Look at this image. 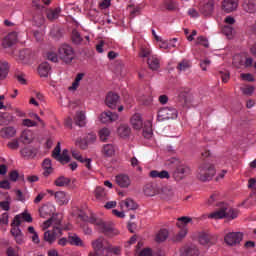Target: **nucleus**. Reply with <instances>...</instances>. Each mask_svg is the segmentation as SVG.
Listing matches in <instances>:
<instances>
[{
  "label": "nucleus",
  "instance_id": "de8ad7c7",
  "mask_svg": "<svg viewBox=\"0 0 256 256\" xmlns=\"http://www.w3.org/2000/svg\"><path fill=\"white\" fill-rule=\"evenodd\" d=\"M51 3V0H33L32 4L33 7H35L36 9H43V5H49Z\"/></svg>",
  "mask_w": 256,
  "mask_h": 256
},
{
  "label": "nucleus",
  "instance_id": "c9c22d12",
  "mask_svg": "<svg viewBox=\"0 0 256 256\" xmlns=\"http://www.w3.org/2000/svg\"><path fill=\"white\" fill-rule=\"evenodd\" d=\"M74 122H75V125H77L78 127H85L86 125L85 113L77 112L76 116L74 117Z\"/></svg>",
  "mask_w": 256,
  "mask_h": 256
},
{
  "label": "nucleus",
  "instance_id": "f8f14e48",
  "mask_svg": "<svg viewBox=\"0 0 256 256\" xmlns=\"http://www.w3.org/2000/svg\"><path fill=\"white\" fill-rule=\"evenodd\" d=\"M215 9V0H208L207 3L200 6L199 11L204 17L213 15Z\"/></svg>",
  "mask_w": 256,
  "mask_h": 256
},
{
  "label": "nucleus",
  "instance_id": "412c9836",
  "mask_svg": "<svg viewBox=\"0 0 256 256\" xmlns=\"http://www.w3.org/2000/svg\"><path fill=\"white\" fill-rule=\"evenodd\" d=\"M61 219V215H54L53 217L44 222V229L51 227V225H53V229H55V227H59L61 229Z\"/></svg>",
  "mask_w": 256,
  "mask_h": 256
},
{
  "label": "nucleus",
  "instance_id": "6ab92c4d",
  "mask_svg": "<svg viewBox=\"0 0 256 256\" xmlns=\"http://www.w3.org/2000/svg\"><path fill=\"white\" fill-rule=\"evenodd\" d=\"M18 35L17 32H10L2 41L3 47H13L17 43Z\"/></svg>",
  "mask_w": 256,
  "mask_h": 256
},
{
  "label": "nucleus",
  "instance_id": "2eb2a0df",
  "mask_svg": "<svg viewBox=\"0 0 256 256\" xmlns=\"http://www.w3.org/2000/svg\"><path fill=\"white\" fill-rule=\"evenodd\" d=\"M233 65L237 67V69H241V67H252L253 66V58L248 57L245 60L240 59L239 56H235L233 59Z\"/></svg>",
  "mask_w": 256,
  "mask_h": 256
},
{
  "label": "nucleus",
  "instance_id": "e433bc0d",
  "mask_svg": "<svg viewBox=\"0 0 256 256\" xmlns=\"http://www.w3.org/2000/svg\"><path fill=\"white\" fill-rule=\"evenodd\" d=\"M148 66L152 71H157L160 67L159 58L156 56H150L148 58Z\"/></svg>",
  "mask_w": 256,
  "mask_h": 256
},
{
  "label": "nucleus",
  "instance_id": "6e6552de",
  "mask_svg": "<svg viewBox=\"0 0 256 256\" xmlns=\"http://www.w3.org/2000/svg\"><path fill=\"white\" fill-rule=\"evenodd\" d=\"M187 175H191V168L187 164L180 163L176 166L173 172V178L175 181H182Z\"/></svg>",
  "mask_w": 256,
  "mask_h": 256
},
{
  "label": "nucleus",
  "instance_id": "4c0bfd02",
  "mask_svg": "<svg viewBox=\"0 0 256 256\" xmlns=\"http://www.w3.org/2000/svg\"><path fill=\"white\" fill-rule=\"evenodd\" d=\"M192 67V63L190 60L184 59L180 61L176 67L180 72L183 71H189V68Z\"/></svg>",
  "mask_w": 256,
  "mask_h": 256
},
{
  "label": "nucleus",
  "instance_id": "cd10ccee",
  "mask_svg": "<svg viewBox=\"0 0 256 256\" xmlns=\"http://www.w3.org/2000/svg\"><path fill=\"white\" fill-rule=\"evenodd\" d=\"M51 71V65L49 63L44 62L39 65L38 73L40 77H49V72Z\"/></svg>",
  "mask_w": 256,
  "mask_h": 256
},
{
  "label": "nucleus",
  "instance_id": "b1692460",
  "mask_svg": "<svg viewBox=\"0 0 256 256\" xmlns=\"http://www.w3.org/2000/svg\"><path fill=\"white\" fill-rule=\"evenodd\" d=\"M131 125L136 130L143 129V118H141V114L136 113L132 116Z\"/></svg>",
  "mask_w": 256,
  "mask_h": 256
},
{
  "label": "nucleus",
  "instance_id": "13d9d810",
  "mask_svg": "<svg viewBox=\"0 0 256 256\" xmlns=\"http://www.w3.org/2000/svg\"><path fill=\"white\" fill-rule=\"evenodd\" d=\"M196 45H202L203 47H209V42L207 41V38L200 36L196 40Z\"/></svg>",
  "mask_w": 256,
  "mask_h": 256
},
{
  "label": "nucleus",
  "instance_id": "1a4fd4ad",
  "mask_svg": "<svg viewBox=\"0 0 256 256\" xmlns=\"http://www.w3.org/2000/svg\"><path fill=\"white\" fill-rule=\"evenodd\" d=\"M225 243L230 246L239 245L243 241V233L241 232H230L224 237Z\"/></svg>",
  "mask_w": 256,
  "mask_h": 256
},
{
  "label": "nucleus",
  "instance_id": "680f3d73",
  "mask_svg": "<svg viewBox=\"0 0 256 256\" xmlns=\"http://www.w3.org/2000/svg\"><path fill=\"white\" fill-rule=\"evenodd\" d=\"M254 91H255V88L253 86H246L242 88V93L244 95H253Z\"/></svg>",
  "mask_w": 256,
  "mask_h": 256
},
{
  "label": "nucleus",
  "instance_id": "6e6d98bb",
  "mask_svg": "<svg viewBox=\"0 0 256 256\" xmlns=\"http://www.w3.org/2000/svg\"><path fill=\"white\" fill-rule=\"evenodd\" d=\"M60 155H61V143L58 142L56 147L54 148V150L52 152V157L54 159H56V161H57V159L60 157Z\"/></svg>",
  "mask_w": 256,
  "mask_h": 256
},
{
  "label": "nucleus",
  "instance_id": "c756f323",
  "mask_svg": "<svg viewBox=\"0 0 256 256\" xmlns=\"http://www.w3.org/2000/svg\"><path fill=\"white\" fill-rule=\"evenodd\" d=\"M42 167L44 169V172H43L44 177H49L53 173V166L51 165V159L46 158L42 163Z\"/></svg>",
  "mask_w": 256,
  "mask_h": 256
},
{
  "label": "nucleus",
  "instance_id": "dca6fc26",
  "mask_svg": "<svg viewBox=\"0 0 256 256\" xmlns=\"http://www.w3.org/2000/svg\"><path fill=\"white\" fill-rule=\"evenodd\" d=\"M101 123H113V121H117L119 119V115L117 113H113L111 111L102 112L99 116Z\"/></svg>",
  "mask_w": 256,
  "mask_h": 256
},
{
  "label": "nucleus",
  "instance_id": "9d476101",
  "mask_svg": "<svg viewBox=\"0 0 256 256\" xmlns=\"http://www.w3.org/2000/svg\"><path fill=\"white\" fill-rule=\"evenodd\" d=\"M32 59H33V51H31V49L26 48L19 51L18 61H20V63L27 65L31 63Z\"/></svg>",
  "mask_w": 256,
  "mask_h": 256
},
{
  "label": "nucleus",
  "instance_id": "9b49d317",
  "mask_svg": "<svg viewBox=\"0 0 256 256\" xmlns=\"http://www.w3.org/2000/svg\"><path fill=\"white\" fill-rule=\"evenodd\" d=\"M59 235H61V228L54 227L53 230H48L44 233V241H47V243L50 244L55 243Z\"/></svg>",
  "mask_w": 256,
  "mask_h": 256
},
{
  "label": "nucleus",
  "instance_id": "37998d69",
  "mask_svg": "<svg viewBox=\"0 0 256 256\" xmlns=\"http://www.w3.org/2000/svg\"><path fill=\"white\" fill-rule=\"evenodd\" d=\"M199 243L200 245H209V243H213L211 241V236L205 232L200 233L199 235Z\"/></svg>",
  "mask_w": 256,
  "mask_h": 256
},
{
  "label": "nucleus",
  "instance_id": "f704fd0d",
  "mask_svg": "<svg viewBox=\"0 0 256 256\" xmlns=\"http://www.w3.org/2000/svg\"><path fill=\"white\" fill-rule=\"evenodd\" d=\"M20 141L24 144H29L31 143V141H33V134L31 133L30 130H24L22 133H21V136H20Z\"/></svg>",
  "mask_w": 256,
  "mask_h": 256
},
{
  "label": "nucleus",
  "instance_id": "4468645a",
  "mask_svg": "<svg viewBox=\"0 0 256 256\" xmlns=\"http://www.w3.org/2000/svg\"><path fill=\"white\" fill-rule=\"evenodd\" d=\"M180 254L181 256H199V248L193 244L186 245L181 248Z\"/></svg>",
  "mask_w": 256,
  "mask_h": 256
},
{
  "label": "nucleus",
  "instance_id": "5fc2aeb1",
  "mask_svg": "<svg viewBox=\"0 0 256 256\" xmlns=\"http://www.w3.org/2000/svg\"><path fill=\"white\" fill-rule=\"evenodd\" d=\"M11 235H13V237H16L18 235H22L21 233V229H19V225L17 224H13V221L11 223Z\"/></svg>",
  "mask_w": 256,
  "mask_h": 256
},
{
  "label": "nucleus",
  "instance_id": "3c124183",
  "mask_svg": "<svg viewBox=\"0 0 256 256\" xmlns=\"http://www.w3.org/2000/svg\"><path fill=\"white\" fill-rule=\"evenodd\" d=\"M14 77L21 85L27 84V80L25 79V74L23 72H15Z\"/></svg>",
  "mask_w": 256,
  "mask_h": 256
},
{
  "label": "nucleus",
  "instance_id": "8fccbe9b",
  "mask_svg": "<svg viewBox=\"0 0 256 256\" xmlns=\"http://www.w3.org/2000/svg\"><path fill=\"white\" fill-rule=\"evenodd\" d=\"M222 33L226 35L228 39H231V37H233V33H235V30L232 26L226 25L222 28Z\"/></svg>",
  "mask_w": 256,
  "mask_h": 256
},
{
  "label": "nucleus",
  "instance_id": "a211bd4d",
  "mask_svg": "<svg viewBox=\"0 0 256 256\" xmlns=\"http://www.w3.org/2000/svg\"><path fill=\"white\" fill-rule=\"evenodd\" d=\"M105 103L107 107H109L110 109H116L117 104L119 103V95L113 92L108 93L106 96Z\"/></svg>",
  "mask_w": 256,
  "mask_h": 256
},
{
  "label": "nucleus",
  "instance_id": "f257e3e1",
  "mask_svg": "<svg viewBox=\"0 0 256 256\" xmlns=\"http://www.w3.org/2000/svg\"><path fill=\"white\" fill-rule=\"evenodd\" d=\"M78 217L82 221L91 223L92 225H96L100 233H103L106 237L111 238L115 237L116 235H119V231L115 230V228L113 227V223L105 222L101 218H97L95 214H91V216H88L87 214L80 212L78 214Z\"/></svg>",
  "mask_w": 256,
  "mask_h": 256
},
{
  "label": "nucleus",
  "instance_id": "0eeeda50",
  "mask_svg": "<svg viewBox=\"0 0 256 256\" xmlns=\"http://www.w3.org/2000/svg\"><path fill=\"white\" fill-rule=\"evenodd\" d=\"M177 116V109L173 107H164L158 111V121H168V119H177Z\"/></svg>",
  "mask_w": 256,
  "mask_h": 256
},
{
  "label": "nucleus",
  "instance_id": "f03ea898",
  "mask_svg": "<svg viewBox=\"0 0 256 256\" xmlns=\"http://www.w3.org/2000/svg\"><path fill=\"white\" fill-rule=\"evenodd\" d=\"M217 206L219 209L210 213L208 215L209 219H224V217H228V219H237V210L231 208L228 204L220 202Z\"/></svg>",
  "mask_w": 256,
  "mask_h": 256
},
{
  "label": "nucleus",
  "instance_id": "aec40b11",
  "mask_svg": "<svg viewBox=\"0 0 256 256\" xmlns=\"http://www.w3.org/2000/svg\"><path fill=\"white\" fill-rule=\"evenodd\" d=\"M120 207L121 209H127V211H136V209H139V204H137L133 199L127 198L120 202Z\"/></svg>",
  "mask_w": 256,
  "mask_h": 256
},
{
  "label": "nucleus",
  "instance_id": "4be33fe9",
  "mask_svg": "<svg viewBox=\"0 0 256 256\" xmlns=\"http://www.w3.org/2000/svg\"><path fill=\"white\" fill-rule=\"evenodd\" d=\"M17 135V130L13 126H7L0 130V137L2 139H11Z\"/></svg>",
  "mask_w": 256,
  "mask_h": 256
},
{
  "label": "nucleus",
  "instance_id": "a19ab883",
  "mask_svg": "<svg viewBox=\"0 0 256 256\" xmlns=\"http://www.w3.org/2000/svg\"><path fill=\"white\" fill-rule=\"evenodd\" d=\"M143 137H145V139H151L153 137V129L151 128L150 122H146L144 125Z\"/></svg>",
  "mask_w": 256,
  "mask_h": 256
},
{
  "label": "nucleus",
  "instance_id": "393cba45",
  "mask_svg": "<svg viewBox=\"0 0 256 256\" xmlns=\"http://www.w3.org/2000/svg\"><path fill=\"white\" fill-rule=\"evenodd\" d=\"M116 183L119 187H129V185H131V179H129V176L125 174H120L116 176Z\"/></svg>",
  "mask_w": 256,
  "mask_h": 256
},
{
  "label": "nucleus",
  "instance_id": "423d86ee",
  "mask_svg": "<svg viewBox=\"0 0 256 256\" xmlns=\"http://www.w3.org/2000/svg\"><path fill=\"white\" fill-rule=\"evenodd\" d=\"M192 219L187 216H183L177 219V227L181 229L179 233L175 236V241H181L182 239H185L187 236V225L191 223Z\"/></svg>",
  "mask_w": 256,
  "mask_h": 256
},
{
  "label": "nucleus",
  "instance_id": "052dcab7",
  "mask_svg": "<svg viewBox=\"0 0 256 256\" xmlns=\"http://www.w3.org/2000/svg\"><path fill=\"white\" fill-rule=\"evenodd\" d=\"M72 157L76 159V161H79L80 163H83V156H81V152L77 150H72Z\"/></svg>",
  "mask_w": 256,
  "mask_h": 256
},
{
  "label": "nucleus",
  "instance_id": "c85d7f7f",
  "mask_svg": "<svg viewBox=\"0 0 256 256\" xmlns=\"http://www.w3.org/2000/svg\"><path fill=\"white\" fill-rule=\"evenodd\" d=\"M101 152L104 157H113L115 155V146L113 144H104Z\"/></svg>",
  "mask_w": 256,
  "mask_h": 256
},
{
  "label": "nucleus",
  "instance_id": "c03bdc74",
  "mask_svg": "<svg viewBox=\"0 0 256 256\" xmlns=\"http://www.w3.org/2000/svg\"><path fill=\"white\" fill-rule=\"evenodd\" d=\"M71 39L74 45H81V43L83 42V37H81V34L77 30L72 31Z\"/></svg>",
  "mask_w": 256,
  "mask_h": 256
},
{
  "label": "nucleus",
  "instance_id": "09e8293b",
  "mask_svg": "<svg viewBox=\"0 0 256 256\" xmlns=\"http://www.w3.org/2000/svg\"><path fill=\"white\" fill-rule=\"evenodd\" d=\"M69 183H71V180L69 178H65L63 176L57 178L55 181V185L57 187H65V186L69 185Z\"/></svg>",
  "mask_w": 256,
  "mask_h": 256
},
{
  "label": "nucleus",
  "instance_id": "bb28decb",
  "mask_svg": "<svg viewBox=\"0 0 256 256\" xmlns=\"http://www.w3.org/2000/svg\"><path fill=\"white\" fill-rule=\"evenodd\" d=\"M243 9L246 13H256V0H244Z\"/></svg>",
  "mask_w": 256,
  "mask_h": 256
},
{
  "label": "nucleus",
  "instance_id": "ea45409f",
  "mask_svg": "<svg viewBox=\"0 0 256 256\" xmlns=\"http://www.w3.org/2000/svg\"><path fill=\"white\" fill-rule=\"evenodd\" d=\"M83 77H85L84 73L77 74L74 82L72 83V86L69 87V91H77V89L79 88V83H81Z\"/></svg>",
  "mask_w": 256,
  "mask_h": 256
},
{
  "label": "nucleus",
  "instance_id": "e2e57ef3",
  "mask_svg": "<svg viewBox=\"0 0 256 256\" xmlns=\"http://www.w3.org/2000/svg\"><path fill=\"white\" fill-rule=\"evenodd\" d=\"M240 77L243 81H249V82H253L255 81V79L253 78V75L249 74V73H242L240 74Z\"/></svg>",
  "mask_w": 256,
  "mask_h": 256
},
{
  "label": "nucleus",
  "instance_id": "ddd939ff",
  "mask_svg": "<svg viewBox=\"0 0 256 256\" xmlns=\"http://www.w3.org/2000/svg\"><path fill=\"white\" fill-rule=\"evenodd\" d=\"M239 7V0H224L222 2V9L225 13H233Z\"/></svg>",
  "mask_w": 256,
  "mask_h": 256
},
{
  "label": "nucleus",
  "instance_id": "39448f33",
  "mask_svg": "<svg viewBox=\"0 0 256 256\" xmlns=\"http://www.w3.org/2000/svg\"><path fill=\"white\" fill-rule=\"evenodd\" d=\"M58 55L64 63H72L75 59V50L69 44H62L58 49Z\"/></svg>",
  "mask_w": 256,
  "mask_h": 256
},
{
  "label": "nucleus",
  "instance_id": "473e14b6",
  "mask_svg": "<svg viewBox=\"0 0 256 256\" xmlns=\"http://www.w3.org/2000/svg\"><path fill=\"white\" fill-rule=\"evenodd\" d=\"M68 243L75 245L76 247H83V240L77 234H69Z\"/></svg>",
  "mask_w": 256,
  "mask_h": 256
},
{
  "label": "nucleus",
  "instance_id": "bf43d9fd",
  "mask_svg": "<svg viewBox=\"0 0 256 256\" xmlns=\"http://www.w3.org/2000/svg\"><path fill=\"white\" fill-rule=\"evenodd\" d=\"M22 125H24V127H37V122L31 119H24Z\"/></svg>",
  "mask_w": 256,
  "mask_h": 256
},
{
  "label": "nucleus",
  "instance_id": "774afa93",
  "mask_svg": "<svg viewBox=\"0 0 256 256\" xmlns=\"http://www.w3.org/2000/svg\"><path fill=\"white\" fill-rule=\"evenodd\" d=\"M138 256H151V249L146 248L141 250Z\"/></svg>",
  "mask_w": 256,
  "mask_h": 256
},
{
  "label": "nucleus",
  "instance_id": "a878e982",
  "mask_svg": "<svg viewBox=\"0 0 256 256\" xmlns=\"http://www.w3.org/2000/svg\"><path fill=\"white\" fill-rule=\"evenodd\" d=\"M9 75V62L0 60V81L7 78Z\"/></svg>",
  "mask_w": 256,
  "mask_h": 256
},
{
  "label": "nucleus",
  "instance_id": "69168bd1",
  "mask_svg": "<svg viewBox=\"0 0 256 256\" xmlns=\"http://www.w3.org/2000/svg\"><path fill=\"white\" fill-rule=\"evenodd\" d=\"M248 189H251L252 191H256V179L250 178L248 181Z\"/></svg>",
  "mask_w": 256,
  "mask_h": 256
},
{
  "label": "nucleus",
  "instance_id": "338daca9",
  "mask_svg": "<svg viewBox=\"0 0 256 256\" xmlns=\"http://www.w3.org/2000/svg\"><path fill=\"white\" fill-rule=\"evenodd\" d=\"M220 77H221L223 83H227V81H229V79H230V74L228 71L220 72Z\"/></svg>",
  "mask_w": 256,
  "mask_h": 256
},
{
  "label": "nucleus",
  "instance_id": "20e7f679",
  "mask_svg": "<svg viewBox=\"0 0 256 256\" xmlns=\"http://www.w3.org/2000/svg\"><path fill=\"white\" fill-rule=\"evenodd\" d=\"M215 173V166H213V164H201L198 169V179L200 181H211L215 176Z\"/></svg>",
  "mask_w": 256,
  "mask_h": 256
},
{
  "label": "nucleus",
  "instance_id": "4d7b16f0",
  "mask_svg": "<svg viewBox=\"0 0 256 256\" xmlns=\"http://www.w3.org/2000/svg\"><path fill=\"white\" fill-rule=\"evenodd\" d=\"M47 59L48 61H52V63H57V61H59V57L57 56V53L53 51H49L47 53Z\"/></svg>",
  "mask_w": 256,
  "mask_h": 256
},
{
  "label": "nucleus",
  "instance_id": "49530a36",
  "mask_svg": "<svg viewBox=\"0 0 256 256\" xmlns=\"http://www.w3.org/2000/svg\"><path fill=\"white\" fill-rule=\"evenodd\" d=\"M109 135H111V130H109V128H102L99 131L100 141H107L109 139Z\"/></svg>",
  "mask_w": 256,
  "mask_h": 256
},
{
  "label": "nucleus",
  "instance_id": "7c9ffc66",
  "mask_svg": "<svg viewBox=\"0 0 256 256\" xmlns=\"http://www.w3.org/2000/svg\"><path fill=\"white\" fill-rule=\"evenodd\" d=\"M150 177H152V179H157V177L159 179H169L170 175L167 170H162L160 172L157 170H152L150 172Z\"/></svg>",
  "mask_w": 256,
  "mask_h": 256
},
{
  "label": "nucleus",
  "instance_id": "864d4df0",
  "mask_svg": "<svg viewBox=\"0 0 256 256\" xmlns=\"http://www.w3.org/2000/svg\"><path fill=\"white\" fill-rule=\"evenodd\" d=\"M7 147L8 149H12V151H17V149H19V140L13 139L12 141L8 142Z\"/></svg>",
  "mask_w": 256,
  "mask_h": 256
},
{
  "label": "nucleus",
  "instance_id": "f3484780",
  "mask_svg": "<svg viewBox=\"0 0 256 256\" xmlns=\"http://www.w3.org/2000/svg\"><path fill=\"white\" fill-rule=\"evenodd\" d=\"M23 221H26V223H32L33 217H31V214L27 212H22L14 217L13 225H21Z\"/></svg>",
  "mask_w": 256,
  "mask_h": 256
},
{
  "label": "nucleus",
  "instance_id": "7ed1b4c3",
  "mask_svg": "<svg viewBox=\"0 0 256 256\" xmlns=\"http://www.w3.org/2000/svg\"><path fill=\"white\" fill-rule=\"evenodd\" d=\"M94 251H97L99 256H112L111 255V244L105 238L100 237L92 242Z\"/></svg>",
  "mask_w": 256,
  "mask_h": 256
},
{
  "label": "nucleus",
  "instance_id": "72a5a7b5",
  "mask_svg": "<svg viewBox=\"0 0 256 256\" xmlns=\"http://www.w3.org/2000/svg\"><path fill=\"white\" fill-rule=\"evenodd\" d=\"M54 197L58 205H67V203H69V196L65 193H55Z\"/></svg>",
  "mask_w": 256,
  "mask_h": 256
},
{
  "label": "nucleus",
  "instance_id": "58836bf2",
  "mask_svg": "<svg viewBox=\"0 0 256 256\" xmlns=\"http://www.w3.org/2000/svg\"><path fill=\"white\" fill-rule=\"evenodd\" d=\"M61 13V8H56V9H50L46 12L47 19L49 21H55V19L59 18V14Z\"/></svg>",
  "mask_w": 256,
  "mask_h": 256
},
{
  "label": "nucleus",
  "instance_id": "a18cd8bd",
  "mask_svg": "<svg viewBox=\"0 0 256 256\" xmlns=\"http://www.w3.org/2000/svg\"><path fill=\"white\" fill-rule=\"evenodd\" d=\"M0 117L4 119V125H9V123H13V121H15V116L7 112H0Z\"/></svg>",
  "mask_w": 256,
  "mask_h": 256
},
{
  "label": "nucleus",
  "instance_id": "5701e85b",
  "mask_svg": "<svg viewBox=\"0 0 256 256\" xmlns=\"http://www.w3.org/2000/svg\"><path fill=\"white\" fill-rule=\"evenodd\" d=\"M20 155L24 157V159H33L37 155V149L27 146L20 150Z\"/></svg>",
  "mask_w": 256,
  "mask_h": 256
},
{
  "label": "nucleus",
  "instance_id": "2f4dec72",
  "mask_svg": "<svg viewBox=\"0 0 256 256\" xmlns=\"http://www.w3.org/2000/svg\"><path fill=\"white\" fill-rule=\"evenodd\" d=\"M118 135L119 137H122V139H125L131 135V128L125 124H122L118 127Z\"/></svg>",
  "mask_w": 256,
  "mask_h": 256
},
{
  "label": "nucleus",
  "instance_id": "603ef678",
  "mask_svg": "<svg viewBox=\"0 0 256 256\" xmlns=\"http://www.w3.org/2000/svg\"><path fill=\"white\" fill-rule=\"evenodd\" d=\"M69 153L66 149L63 150L62 154H60V156H58V159L56 161H60V163H63V161H65V163H69V161H71V158H69Z\"/></svg>",
  "mask_w": 256,
  "mask_h": 256
},
{
  "label": "nucleus",
  "instance_id": "79ce46f5",
  "mask_svg": "<svg viewBox=\"0 0 256 256\" xmlns=\"http://www.w3.org/2000/svg\"><path fill=\"white\" fill-rule=\"evenodd\" d=\"M167 237H169V231H167V229H162L156 235V241L157 243H163V241L167 240Z\"/></svg>",
  "mask_w": 256,
  "mask_h": 256
},
{
  "label": "nucleus",
  "instance_id": "0e129e2a",
  "mask_svg": "<svg viewBox=\"0 0 256 256\" xmlns=\"http://www.w3.org/2000/svg\"><path fill=\"white\" fill-rule=\"evenodd\" d=\"M140 57H147L148 55H151V49L147 47H142L139 53Z\"/></svg>",
  "mask_w": 256,
  "mask_h": 256
}]
</instances>
